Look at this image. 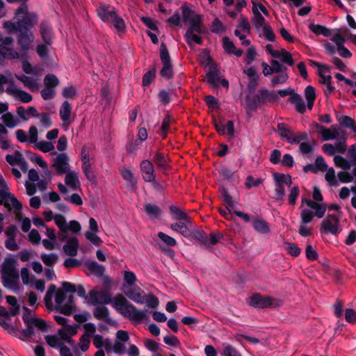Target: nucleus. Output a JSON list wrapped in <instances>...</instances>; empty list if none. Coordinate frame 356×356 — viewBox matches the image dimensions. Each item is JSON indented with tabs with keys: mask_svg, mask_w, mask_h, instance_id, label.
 Listing matches in <instances>:
<instances>
[{
	"mask_svg": "<svg viewBox=\"0 0 356 356\" xmlns=\"http://www.w3.org/2000/svg\"><path fill=\"white\" fill-rule=\"evenodd\" d=\"M123 274L124 283L127 284L129 287L132 286L137 280L134 273L129 270H124L123 271Z\"/></svg>",
	"mask_w": 356,
	"mask_h": 356,
	"instance_id": "obj_60",
	"label": "nucleus"
},
{
	"mask_svg": "<svg viewBox=\"0 0 356 356\" xmlns=\"http://www.w3.org/2000/svg\"><path fill=\"white\" fill-rule=\"evenodd\" d=\"M337 120L341 126L350 129L353 131H356V123L353 118L345 115L341 118H337Z\"/></svg>",
	"mask_w": 356,
	"mask_h": 356,
	"instance_id": "obj_36",
	"label": "nucleus"
},
{
	"mask_svg": "<svg viewBox=\"0 0 356 356\" xmlns=\"http://www.w3.org/2000/svg\"><path fill=\"white\" fill-rule=\"evenodd\" d=\"M35 147L43 153H47L54 150V145L50 141L40 140L37 141L35 144Z\"/></svg>",
	"mask_w": 356,
	"mask_h": 356,
	"instance_id": "obj_39",
	"label": "nucleus"
},
{
	"mask_svg": "<svg viewBox=\"0 0 356 356\" xmlns=\"http://www.w3.org/2000/svg\"><path fill=\"white\" fill-rule=\"evenodd\" d=\"M140 170L143 174V179L147 182H152L155 179L154 174V167L152 163L148 160H143L140 163Z\"/></svg>",
	"mask_w": 356,
	"mask_h": 356,
	"instance_id": "obj_19",
	"label": "nucleus"
},
{
	"mask_svg": "<svg viewBox=\"0 0 356 356\" xmlns=\"http://www.w3.org/2000/svg\"><path fill=\"white\" fill-rule=\"evenodd\" d=\"M184 38L186 42V43L190 46L192 47L193 42H195L197 44H202L203 40L202 37L199 36L198 35L195 34V33H185L184 34Z\"/></svg>",
	"mask_w": 356,
	"mask_h": 356,
	"instance_id": "obj_49",
	"label": "nucleus"
},
{
	"mask_svg": "<svg viewBox=\"0 0 356 356\" xmlns=\"http://www.w3.org/2000/svg\"><path fill=\"white\" fill-rule=\"evenodd\" d=\"M104 286L96 287L89 292V302L95 306L108 304L111 302L110 278H104Z\"/></svg>",
	"mask_w": 356,
	"mask_h": 356,
	"instance_id": "obj_4",
	"label": "nucleus"
},
{
	"mask_svg": "<svg viewBox=\"0 0 356 356\" xmlns=\"http://www.w3.org/2000/svg\"><path fill=\"white\" fill-rule=\"evenodd\" d=\"M96 12L99 17L104 22H107L110 26L111 24V10L110 6L103 3H100L99 6L97 8Z\"/></svg>",
	"mask_w": 356,
	"mask_h": 356,
	"instance_id": "obj_25",
	"label": "nucleus"
},
{
	"mask_svg": "<svg viewBox=\"0 0 356 356\" xmlns=\"http://www.w3.org/2000/svg\"><path fill=\"white\" fill-rule=\"evenodd\" d=\"M279 136L285 138L291 144H298L299 141L295 137V134L284 123H278L277 126Z\"/></svg>",
	"mask_w": 356,
	"mask_h": 356,
	"instance_id": "obj_17",
	"label": "nucleus"
},
{
	"mask_svg": "<svg viewBox=\"0 0 356 356\" xmlns=\"http://www.w3.org/2000/svg\"><path fill=\"white\" fill-rule=\"evenodd\" d=\"M278 99L279 97L275 91L261 88L257 92L245 94L244 108L248 116L251 118L252 112H256L268 103L275 102Z\"/></svg>",
	"mask_w": 356,
	"mask_h": 356,
	"instance_id": "obj_2",
	"label": "nucleus"
},
{
	"mask_svg": "<svg viewBox=\"0 0 356 356\" xmlns=\"http://www.w3.org/2000/svg\"><path fill=\"white\" fill-rule=\"evenodd\" d=\"M275 93L280 95L282 97L287 95H291L288 99V102L293 104L296 111L300 113L304 114L306 112V105L300 95L295 92L294 90L291 88L279 90Z\"/></svg>",
	"mask_w": 356,
	"mask_h": 356,
	"instance_id": "obj_6",
	"label": "nucleus"
},
{
	"mask_svg": "<svg viewBox=\"0 0 356 356\" xmlns=\"http://www.w3.org/2000/svg\"><path fill=\"white\" fill-rule=\"evenodd\" d=\"M130 339L126 330H119L115 334V339L113 343V353L121 356L127 353L125 343Z\"/></svg>",
	"mask_w": 356,
	"mask_h": 356,
	"instance_id": "obj_9",
	"label": "nucleus"
},
{
	"mask_svg": "<svg viewBox=\"0 0 356 356\" xmlns=\"http://www.w3.org/2000/svg\"><path fill=\"white\" fill-rule=\"evenodd\" d=\"M209 242L207 245H204L207 248H210L211 245H216L223 238V235L220 234L218 231H213L210 233L208 236Z\"/></svg>",
	"mask_w": 356,
	"mask_h": 356,
	"instance_id": "obj_50",
	"label": "nucleus"
},
{
	"mask_svg": "<svg viewBox=\"0 0 356 356\" xmlns=\"http://www.w3.org/2000/svg\"><path fill=\"white\" fill-rule=\"evenodd\" d=\"M339 218L334 214H328L321 222L320 232L326 234L337 236L340 232Z\"/></svg>",
	"mask_w": 356,
	"mask_h": 356,
	"instance_id": "obj_7",
	"label": "nucleus"
},
{
	"mask_svg": "<svg viewBox=\"0 0 356 356\" xmlns=\"http://www.w3.org/2000/svg\"><path fill=\"white\" fill-rule=\"evenodd\" d=\"M219 192L224 203L229 207H234L232 197L229 194L228 191L225 188L222 187L220 188Z\"/></svg>",
	"mask_w": 356,
	"mask_h": 356,
	"instance_id": "obj_59",
	"label": "nucleus"
},
{
	"mask_svg": "<svg viewBox=\"0 0 356 356\" xmlns=\"http://www.w3.org/2000/svg\"><path fill=\"white\" fill-rule=\"evenodd\" d=\"M77 91L74 86H69L65 87L62 91V95L66 99H74L76 97Z\"/></svg>",
	"mask_w": 356,
	"mask_h": 356,
	"instance_id": "obj_58",
	"label": "nucleus"
},
{
	"mask_svg": "<svg viewBox=\"0 0 356 356\" xmlns=\"http://www.w3.org/2000/svg\"><path fill=\"white\" fill-rule=\"evenodd\" d=\"M252 227L257 232L262 234H268L270 231L268 223L262 219H254L252 222Z\"/></svg>",
	"mask_w": 356,
	"mask_h": 356,
	"instance_id": "obj_31",
	"label": "nucleus"
},
{
	"mask_svg": "<svg viewBox=\"0 0 356 356\" xmlns=\"http://www.w3.org/2000/svg\"><path fill=\"white\" fill-rule=\"evenodd\" d=\"M74 307V296L70 295L67 298V302L60 309V312L64 315L69 316L72 313Z\"/></svg>",
	"mask_w": 356,
	"mask_h": 356,
	"instance_id": "obj_37",
	"label": "nucleus"
},
{
	"mask_svg": "<svg viewBox=\"0 0 356 356\" xmlns=\"http://www.w3.org/2000/svg\"><path fill=\"white\" fill-rule=\"evenodd\" d=\"M40 33L44 43L51 45L54 40V33L51 24L49 20L44 19L40 22Z\"/></svg>",
	"mask_w": 356,
	"mask_h": 356,
	"instance_id": "obj_15",
	"label": "nucleus"
},
{
	"mask_svg": "<svg viewBox=\"0 0 356 356\" xmlns=\"http://www.w3.org/2000/svg\"><path fill=\"white\" fill-rule=\"evenodd\" d=\"M181 10L182 11V19L184 22L187 23L191 21L193 18L191 17L194 15V11L188 7L186 3L181 6Z\"/></svg>",
	"mask_w": 356,
	"mask_h": 356,
	"instance_id": "obj_63",
	"label": "nucleus"
},
{
	"mask_svg": "<svg viewBox=\"0 0 356 356\" xmlns=\"http://www.w3.org/2000/svg\"><path fill=\"white\" fill-rule=\"evenodd\" d=\"M38 15L36 13H26L17 22L6 21L3 26L10 32L16 34L17 44L24 49H27L29 43L34 41L32 28L38 23Z\"/></svg>",
	"mask_w": 356,
	"mask_h": 356,
	"instance_id": "obj_1",
	"label": "nucleus"
},
{
	"mask_svg": "<svg viewBox=\"0 0 356 356\" xmlns=\"http://www.w3.org/2000/svg\"><path fill=\"white\" fill-rule=\"evenodd\" d=\"M171 229L174 231L179 232L184 237H190L191 230L184 223L175 222L171 225Z\"/></svg>",
	"mask_w": 356,
	"mask_h": 356,
	"instance_id": "obj_43",
	"label": "nucleus"
},
{
	"mask_svg": "<svg viewBox=\"0 0 356 356\" xmlns=\"http://www.w3.org/2000/svg\"><path fill=\"white\" fill-rule=\"evenodd\" d=\"M82 168L86 177L90 181L95 180V175L89 157H83Z\"/></svg>",
	"mask_w": 356,
	"mask_h": 356,
	"instance_id": "obj_34",
	"label": "nucleus"
},
{
	"mask_svg": "<svg viewBox=\"0 0 356 356\" xmlns=\"http://www.w3.org/2000/svg\"><path fill=\"white\" fill-rule=\"evenodd\" d=\"M85 266L86 267L90 274L95 275L97 277H102L105 272V268L95 261H89L86 262Z\"/></svg>",
	"mask_w": 356,
	"mask_h": 356,
	"instance_id": "obj_26",
	"label": "nucleus"
},
{
	"mask_svg": "<svg viewBox=\"0 0 356 356\" xmlns=\"http://www.w3.org/2000/svg\"><path fill=\"white\" fill-rule=\"evenodd\" d=\"M2 281L4 286L13 287L15 286L19 275L15 272L12 261H6L2 268Z\"/></svg>",
	"mask_w": 356,
	"mask_h": 356,
	"instance_id": "obj_8",
	"label": "nucleus"
},
{
	"mask_svg": "<svg viewBox=\"0 0 356 356\" xmlns=\"http://www.w3.org/2000/svg\"><path fill=\"white\" fill-rule=\"evenodd\" d=\"M45 87L55 89L59 85V79L54 74H47L43 80Z\"/></svg>",
	"mask_w": 356,
	"mask_h": 356,
	"instance_id": "obj_42",
	"label": "nucleus"
},
{
	"mask_svg": "<svg viewBox=\"0 0 356 356\" xmlns=\"http://www.w3.org/2000/svg\"><path fill=\"white\" fill-rule=\"evenodd\" d=\"M144 300L147 307L149 308L156 309L159 305V298L152 293H145Z\"/></svg>",
	"mask_w": 356,
	"mask_h": 356,
	"instance_id": "obj_48",
	"label": "nucleus"
},
{
	"mask_svg": "<svg viewBox=\"0 0 356 356\" xmlns=\"http://www.w3.org/2000/svg\"><path fill=\"white\" fill-rule=\"evenodd\" d=\"M72 108V106L68 101H65L60 108L59 115L60 119L66 125H70L72 122L70 117Z\"/></svg>",
	"mask_w": 356,
	"mask_h": 356,
	"instance_id": "obj_22",
	"label": "nucleus"
},
{
	"mask_svg": "<svg viewBox=\"0 0 356 356\" xmlns=\"http://www.w3.org/2000/svg\"><path fill=\"white\" fill-rule=\"evenodd\" d=\"M54 220L55 221L56 225L58 227L60 231H67L68 229L67 227L66 220L63 216L60 214H56L54 216Z\"/></svg>",
	"mask_w": 356,
	"mask_h": 356,
	"instance_id": "obj_61",
	"label": "nucleus"
},
{
	"mask_svg": "<svg viewBox=\"0 0 356 356\" xmlns=\"http://www.w3.org/2000/svg\"><path fill=\"white\" fill-rule=\"evenodd\" d=\"M252 13L254 15L253 19V24L256 29L258 30L260 28L264 27V25H266L265 24L266 19L260 13L259 10H257L256 8H252Z\"/></svg>",
	"mask_w": 356,
	"mask_h": 356,
	"instance_id": "obj_44",
	"label": "nucleus"
},
{
	"mask_svg": "<svg viewBox=\"0 0 356 356\" xmlns=\"http://www.w3.org/2000/svg\"><path fill=\"white\" fill-rule=\"evenodd\" d=\"M211 31L214 33H220L226 31V27L218 18H215L212 22Z\"/></svg>",
	"mask_w": 356,
	"mask_h": 356,
	"instance_id": "obj_56",
	"label": "nucleus"
},
{
	"mask_svg": "<svg viewBox=\"0 0 356 356\" xmlns=\"http://www.w3.org/2000/svg\"><path fill=\"white\" fill-rule=\"evenodd\" d=\"M190 237H192L194 239L198 241L204 245H207L209 242L208 235L202 230L195 229L191 231Z\"/></svg>",
	"mask_w": 356,
	"mask_h": 356,
	"instance_id": "obj_41",
	"label": "nucleus"
},
{
	"mask_svg": "<svg viewBox=\"0 0 356 356\" xmlns=\"http://www.w3.org/2000/svg\"><path fill=\"white\" fill-rule=\"evenodd\" d=\"M79 248V241L76 237L68 239L66 244L63 245L64 252L70 257H74L77 254Z\"/></svg>",
	"mask_w": 356,
	"mask_h": 356,
	"instance_id": "obj_24",
	"label": "nucleus"
},
{
	"mask_svg": "<svg viewBox=\"0 0 356 356\" xmlns=\"http://www.w3.org/2000/svg\"><path fill=\"white\" fill-rule=\"evenodd\" d=\"M220 70L216 63L210 65L206 76L207 82L213 87H218L220 83Z\"/></svg>",
	"mask_w": 356,
	"mask_h": 356,
	"instance_id": "obj_21",
	"label": "nucleus"
},
{
	"mask_svg": "<svg viewBox=\"0 0 356 356\" xmlns=\"http://www.w3.org/2000/svg\"><path fill=\"white\" fill-rule=\"evenodd\" d=\"M187 23L189 24V26L185 33H197L199 34H204L207 33V29L203 25L200 15H195L191 20Z\"/></svg>",
	"mask_w": 356,
	"mask_h": 356,
	"instance_id": "obj_16",
	"label": "nucleus"
},
{
	"mask_svg": "<svg viewBox=\"0 0 356 356\" xmlns=\"http://www.w3.org/2000/svg\"><path fill=\"white\" fill-rule=\"evenodd\" d=\"M58 256L56 254H43L41 255L42 262L47 266H53L58 261Z\"/></svg>",
	"mask_w": 356,
	"mask_h": 356,
	"instance_id": "obj_57",
	"label": "nucleus"
},
{
	"mask_svg": "<svg viewBox=\"0 0 356 356\" xmlns=\"http://www.w3.org/2000/svg\"><path fill=\"white\" fill-rule=\"evenodd\" d=\"M124 294L131 300L136 303H145L144 296L145 293L140 287H127L124 284L122 288Z\"/></svg>",
	"mask_w": 356,
	"mask_h": 356,
	"instance_id": "obj_13",
	"label": "nucleus"
},
{
	"mask_svg": "<svg viewBox=\"0 0 356 356\" xmlns=\"http://www.w3.org/2000/svg\"><path fill=\"white\" fill-rule=\"evenodd\" d=\"M120 174L126 181V187L128 190L135 191L137 189V179L134 176L131 170L127 168H122Z\"/></svg>",
	"mask_w": 356,
	"mask_h": 356,
	"instance_id": "obj_18",
	"label": "nucleus"
},
{
	"mask_svg": "<svg viewBox=\"0 0 356 356\" xmlns=\"http://www.w3.org/2000/svg\"><path fill=\"white\" fill-rule=\"evenodd\" d=\"M66 299V295L62 289H58L55 296L56 309L60 312L61 307L64 305L63 302Z\"/></svg>",
	"mask_w": 356,
	"mask_h": 356,
	"instance_id": "obj_55",
	"label": "nucleus"
},
{
	"mask_svg": "<svg viewBox=\"0 0 356 356\" xmlns=\"http://www.w3.org/2000/svg\"><path fill=\"white\" fill-rule=\"evenodd\" d=\"M327 165L323 157H316L314 163L307 164L304 166L303 170L305 172H312L314 174L318 173L319 171L325 172L327 170Z\"/></svg>",
	"mask_w": 356,
	"mask_h": 356,
	"instance_id": "obj_20",
	"label": "nucleus"
},
{
	"mask_svg": "<svg viewBox=\"0 0 356 356\" xmlns=\"http://www.w3.org/2000/svg\"><path fill=\"white\" fill-rule=\"evenodd\" d=\"M163 65V68L160 71L161 76L168 79H172L174 76V72L171 63H164Z\"/></svg>",
	"mask_w": 356,
	"mask_h": 356,
	"instance_id": "obj_54",
	"label": "nucleus"
},
{
	"mask_svg": "<svg viewBox=\"0 0 356 356\" xmlns=\"http://www.w3.org/2000/svg\"><path fill=\"white\" fill-rule=\"evenodd\" d=\"M113 307L123 317L138 323L149 319L147 310H139L120 293L113 297Z\"/></svg>",
	"mask_w": 356,
	"mask_h": 356,
	"instance_id": "obj_3",
	"label": "nucleus"
},
{
	"mask_svg": "<svg viewBox=\"0 0 356 356\" xmlns=\"http://www.w3.org/2000/svg\"><path fill=\"white\" fill-rule=\"evenodd\" d=\"M113 26L116 29V30L119 32V36H121V33L125 31L126 26L122 18L119 17L115 9L113 8Z\"/></svg>",
	"mask_w": 356,
	"mask_h": 356,
	"instance_id": "obj_33",
	"label": "nucleus"
},
{
	"mask_svg": "<svg viewBox=\"0 0 356 356\" xmlns=\"http://www.w3.org/2000/svg\"><path fill=\"white\" fill-rule=\"evenodd\" d=\"M346 148L345 138L338 139L334 145L325 143L322 146L323 153L328 156H339V154L345 153Z\"/></svg>",
	"mask_w": 356,
	"mask_h": 356,
	"instance_id": "obj_10",
	"label": "nucleus"
},
{
	"mask_svg": "<svg viewBox=\"0 0 356 356\" xmlns=\"http://www.w3.org/2000/svg\"><path fill=\"white\" fill-rule=\"evenodd\" d=\"M273 300L268 296L254 293L250 297L248 304L254 308L265 309L270 307L273 305Z\"/></svg>",
	"mask_w": 356,
	"mask_h": 356,
	"instance_id": "obj_11",
	"label": "nucleus"
},
{
	"mask_svg": "<svg viewBox=\"0 0 356 356\" xmlns=\"http://www.w3.org/2000/svg\"><path fill=\"white\" fill-rule=\"evenodd\" d=\"M334 164L337 167L348 170L350 169V161L346 159L345 157H334Z\"/></svg>",
	"mask_w": 356,
	"mask_h": 356,
	"instance_id": "obj_51",
	"label": "nucleus"
},
{
	"mask_svg": "<svg viewBox=\"0 0 356 356\" xmlns=\"http://www.w3.org/2000/svg\"><path fill=\"white\" fill-rule=\"evenodd\" d=\"M0 147L4 150H8L11 154H8L6 156H23L19 151V147L11 145L10 142L3 138L0 140Z\"/></svg>",
	"mask_w": 356,
	"mask_h": 356,
	"instance_id": "obj_29",
	"label": "nucleus"
},
{
	"mask_svg": "<svg viewBox=\"0 0 356 356\" xmlns=\"http://www.w3.org/2000/svg\"><path fill=\"white\" fill-rule=\"evenodd\" d=\"M65 184L72 190H77L80 187V182L77 174L74 172H67L65 178Z\"/></svg>",
	"mask_w": 356,
	"mask_h": 356,
	"instance_id": "obj_30",
	"label": "nucleus"
},
{
	"mask_svg": "<svg viewBox=\"0 0 356 356\" xmlns=\"http://www.w3.org/2000/svg\"><path fill=\"white\" fill-rule=\"evenodd\" d=\"M8 191L9 188L5 179L0 175V204L8 209H10L11 204L15 209L21 210L22 204Z\"/></svg>",
	"mask_w": 356,
	"mask_h": 356,
	"instance_id": "obj_5",
	"label": "nucleus"
},
{
	"mask_svg": "<svg viewBox=\"0 0 356 356\" xmlns=\"http://www.w3.org/2000/svg\"><path fill=\"white\" fill-rule=\"evenodd\" d=\"M1 119L3 124L10 129L15 127L17 124L15 116L10 112L3 114Z\"/></svg>",
	"mask_w": 356,
	"mask_h": 356,
	"instance_id": "obj_46",
	"label": "nucleus"
},
{
	"mask_svg": "<svg viewBox=\"0 0 356 356\" xmlns=\"http://www.w3.org/2000/svg\"><path fill=\"white\" fill-rule=\"evenodd\" d=\"M170 211L174 216L175 218L177 220H184L186 222H190V218L182 211H181L178 207L175 206L170 207Z\"/></svg>",
	"mask_w": 356,
	"mask_h": 356,
	"instance_id": "obj_38",
	"label": "nucleus"
},
{
	"mask_svg": "<svg viewBox=\"0 0 356 356\" xmlns=\"http://www.w3.org/2000/svg\"><path fill=\"white\" fill-rule=\"evenodd\" d=\"M156 78V67L152 66L143 76L142 85L145 87L149 86Z\"/></svg>",
	"mask_w": 356,
	"mask_h": 356,
	"instance_id": "obj_40",
	"label": "nucleus"
},
{
	"mask_svg": "<svg viewBox=\"0 0 356 356\" xmlns=\"http://www.w3.org/2000/svg\"><path fill=\"white\" fill-rule=\"evenodd\" d=\"M94 316L98 320H104L107 323L111 324L109 319V310L104 305H97L93 311Z\"/></svg>",
	"mask_w": 356,
	"mask_h": 356,
	"instance_id": "obj_27",
	"label": "nucleus"
},
{
	"mask_svg": "<svg viewBox=\"0 0 356 356\" xmlns=\"http://www.w3.org/2000/svg\"><path fill=\"white\" fill-rule=\"evenodd\" d=\"M308 27L316 35H323L325 37H330L331 35L330 29L323 25L310 24Z\"/></svg>",
	"mask_w": 356,
	"mask_h": 356,
	"instance_id": "obj_32",
	"label": "nucleus"
},
{
	"mask_svg": "<svg viewBox=\"0 0 356 356\" xmlns=\"http://www.w3.org/2000/svg\"><path fill=\"white\" fill-rule=\"evenodd\" d=\"M6 92L22 103H29L33 99V97L31 94L23 90L17 88L14 83H12L8 87H7Z\"/></svg>",
	"mask_w": 356,
	"mask_h": 356,
	"instance_id": "obj_14",
	"label": "nucleus"
},
{
	"mask_svg": "<svg viewBox=\"0 0 356 356\" xmlns=\"http://www.w3.org/2000/svg\"><path fill=\"white\" fill-rule=\"evenodd\" d=\"M264 181V179L261 178L254 179L252 175H249L247 177L245 181V186L248 189H250L254 187H258L260 186Z\"/></svg>",
	"mask_w": 356,
	"mask_h": 356,
	"instance_id": "obj_53",
	"label": "nucleus"
},
{
	"mask_svg": "<svg viewBox=\"0 0 356 356\" xmlns=\"http://www.w3.org/2000/svg\"><path fill=\"white\" fill-rule=\"evenodd\" d=\"M15 77L23 83L25 87L28 88L31 90H36L38 88V83L35 80L30 76H27L24 74L17 75L15 74Z\"/></svg>",
	"mask_w": 356,
	"mask_h": 356,
	"instance_id": "obj_35",
	"label": "nucleus"
},
{
	"mask_svg": "<svg viewBox=\"0 0 356 356\" xmlns=\"http://www.w3.org/2000/svg\"><path fill=\"white\" fill-rule=\"evenodd\" d=\"M32 43H29L28 45L27 49H24L21 47L20 52H17L13 49L5 47L3 45H0V55L3 58H10V59H17V58H26L27 54L29 50L31 48V45Z\"/></svg>",
	"mask_w": 356,
	"mask_h": 356,
	"instance_id": "obj_12",
	"label": "nucleus"
},
{
	"mask_svg": "<svg viewBox=\"0 0 356 356\" xmlns=\"http://www.w3.org/2000/svg\"><path fill=\"white\" fill-rule=\"evenodd\" d=\"M304 94L307 100V106L309 110H312L316 98L315 88L312 86H307L305 89Z\"/></svg>",
	"mask_w": 356,
	"mask_h": 356,
	"instance_id": "obj_28",
	"label": "nucleus"
},
{
	"mask_svg": "<svg viewBox=\"0 0 356 356\" xmlns=\"http://www.w3.org/2000/svg\"><path fill=\"white\" fill-rule=\"evenodd\" d=\"M316 127L318 129V132L321 134L322 138L324 141H327L329 140H332L337 138L335 134L332 132L328 128L324 127L323 126H321L316 124Z\"/></svg>",
	"mask_w": 356,
	"mask_h": 356,
	"instance_id": "obj_47",
	"label": "nucleus"
},
{
	"mask_svg": "<svg viewBox=\"0 0 356 356\" xmlns=\"http://www.w3.org/2000/svg\"><path fill=\"white\" fill-rule=\"evenodd\" d=\"M53 166L59 175L68 172L70 170L68 157H56L54 159Z\"/></svg>",
	"mask_w": 356,
	"mask_h": 356,
	"instance_id": "obj_23",
	"label": "nucleus"
},
{
	"mask_svg": "<svg viewBox=\"0 0 356 356\" xmlns=\"http://www.w3.org/2000/svg\"><path fill=\"white\" fill-rule=\"evenodd\" d=\"M45 341L52 348L60 349L61 346H65L56 335H47L45 337Z\"/></svg>",
	"mask_w": 356,
	"mask_h": 356,
	"instance_id": "obj_52",
	"label": "nucleus"
},
{
	"mask_svg": "<svg viewBox=\"0 0 356 356\" xmlns=\"http://www.w3.org/2000/svg\"><path fill=\"white\" fill-rule=\"evenodd\" d=\"M280 60L285 64H287L289 66H293L294 65V60L291 54L287 51L286 49H282V56L280 57Z\"/></svg>",
	"mask_w": 356,
	"mask_h": 356,
	"instance_id": "obj_64",
	"label": "nucleus"
},
{
	"mask_svg": "<svg viewBox=\"0 0 356 356\" xmlns=\"http://www.w3.org/2000/svg\"><path fill=\"white\" fill-rule=\"evenodd\" d=\"M144 209L148 216L154 218H159L161 214V209L156 205L148 203L145 205Z\"/></svg>",
	"mask_w": 356,
	"mask_h": 356,
	"instance_id": "obj_45",
	"label": "nucleus"
},
{
	"mask_svg": "<svg viewBox=\"0 0 356 356\" xmlns=\"http://www.w3.org/2000/svg\"><path fill=\"white\" fill-rule=\"evenodd\" d=\"M158 237L168 246L169 247H173L176 245L177 241L176 240L168 236V234L163 233V232H159Z\"/></svg>",
	"mask_w": 356,
	"mask_h": 356,
	"instance_id": "obj_62",
	"label": "nucleus"
}]
</instances>
